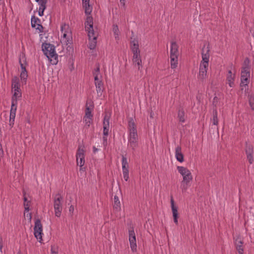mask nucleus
<instances>
[{"mask_svg":"<svg viewBox=\"0 0 254 254\" xmlns=\"http://www.w3.org/2000/svg\"><path fill=\"white\" fill-rule=\"evenodd\" d=\"M130 48L133 53H140L138 41L134 39L130 42Z\"/></svg>","mask_w":254,"mask_h":254,"instance_id":"nucleus-23","label":"nucleus"},{"mask_svg":"<svg viewBox=\"0 0 254 254\" xmlns=\"http://www.w3.org/2000/svg\"><path fill=\"white\" fill-rule=\"evenodd\" d=\"M123 177L126 181H127L128 179V170L123 171Z\"/></svg>","mask_w":254,"mask_h":254,"instance_id":"nucleus-42","label":"nucleus"},{"mask_svg":"<svg viewBox=\"0 0 254 254\" xmlns=\"http://www.w3.org/2000/svg\"><path fill=\"white\" fill-rule=\"evenodd\" d=\"M138 70L140 71V72H142V66H141V67L138 66Z\"/></svg>","mask_w":254,"mask_h":254,"instance_id":"nucleus-56","label":"nucleus"},{"mask_svg":"<svg viewBox=\"0 0 254 254\" xmlns=\"http://www.w3.org/2000/svg\"><path fill=\"white\" fill-rule=\"evenodd\" d=\"M113 31L115 36L116 39H118L119 35L120 34V31H119L118 27L117 25H115V24L113 25Z\"/></svg>","mask_w":254,"mask_h":254,"instance_id":"nucleus-38","label":"nucleus"},{"mask_svg":"<svg viewBox=\"0 0 254 254\" xmlns=\"http://www.w3.org/2000/svg\"><path fill=\"white\" fill-rule=\"evenodd\" d=\"M31 26L38 30L39 32H43V27L41 24L40 20L37 17H31Z\"/></svg>","mask_w":254,"mask_h":254,"instance_id":"nucleus-12","label":"nucleus"},{"mask_svg":"<svg viewBox=\"0 0 254 254\" xmlns=\"http://www.w3.org/2000/svg\"><path fill=\"white\" fill-rule=\"evenodd\" d=\"M61 30L63 33V41L65 43L66 45L71 44L72 41V33L68 24H62Z\"/></svg>","mask_w":254,"mask_h":254,"instance_id":"nucleus-5","label":"nucleus"},{"mask_svg":"<svg viewBox=\"0 0 254 254\" xmlns=\"http://www.w3.org/2000/svg\"><path fill=\"white\" fill-rule=\"evenodd\" d=\"M129 241L132 252L136 251V237L133 227H130L128 230Z\"/></svg>","mask_w":254,"mask_h":254,"instance_id":"nucleus-9","label":"nucleus"},{"mask_svg":"<svg viewBox=\"0 0 254 254\" xmlns=\"http://www.w3.org/2000/svg\"><path fill=\"white\" fill-rule=\"evenodd\" d=\"M171 208L173 213V216L174 223L176 224H178V219L179 217L178 212V208L177 206H175L174 201L173 197L171 199Z\"/></svg>","mask_w":254,"mask_h":254,"instance_id":"nucleus-17","label":"nucleus"},{"mask_svg":"<svg viewBox=\"0 0 254 254\" xmlns=\"http://www.w3.org/2000/svg\"><path fill=\"white\" fill-rule=\"evenodd\" d=\"M217 100H218V98L217 97H214V98H213V104H214L215 102H217Z\"/></svg>","mask_w":254,"mask_h":254,"instance_id":"nucleus-54","label":"nucleus"},{"mask_svg":"<svg viewBox=\"0 0 254 254\" xmlns=\"http://www.w3.org/2000/svg\"><path fill=\"white\" fill-rule=\"evenodd\" d=\"M23 196L25 211L28 212L29 211V206L30 205L31 202L30 201H28L27 198L26 196L25 192H23Z\"/></svg>","mask_w":254,"mask_h":254,"instance_id":"nucleus-29","label":"nucleus"},{"mask_svg":"<svg viewBox=\"0 0 254 254\" xmlns=\"http://www.w3.org/2000/svg\"><path fill=\"white\" fill-rule=\"evenodd\" d=\"M92 109L93 107L92 106H91V107L88 106L87 104H86L85 109V115L84 117H93V115L92 114Z\"/></svg>","mask_w":254,"mask_h":254,"instance_id":"nucleus-34","label":"nucleus"},{"mask_svg":"<svg viewBox=\"0 0 254 254\" xmlns=\"http://www.w3.org/2000/svg\"><path fill=\"white\" fill-rule=\"evenodd\" d=\"M249 78H241V84H243L244 85H247L249 81Z\"/></svg>","mask_w":254,"mask_h":254,"instance_id":"nucleus-44","label":"nucleus"},{"mask_svg":"<svg viewBox=\"0 0 254 254\" xmlns=\"http://www.w3.org/2000/svg\"><path fill=\"white\" fill-rule=\"evenodd\" d=\"M243 241L239 236L237 237L235 240V245L236 250L238 252L239 254H243Z\"/></svg>","mask_w":254,"mask_h":254,"instance_id":"nucleus-16","label":"nucleus"},{"mask_svg":"<svg viewBox=\"0 0 254 254\" xmlns=\"http://www.w3.org/2000/svg\"><path fill=\"white\" fill-rule=\"evenodd\" d=\"M83 7L85 9V12L86 14L88 15L91 13L92 10V7L89 4V3H88V4H87L86 5L83 4Z\"/></svg>","mask_w":254,"mask_h":254,"instance_id":"nucleus-36","label":"nucleus"},{"mask_svg":"<svg viewBox=\"0 0 254 254\" xmlns=\"http://www.w3.org/2000/svg\"><path fill=\"white\" fill-rule=\"evenodd\" d=\"M17 254H21V253L20 252H18Z\"/></svg>","mask_w":254,"mask_h":254,"instance_id":"nucleus-57","label":"nucleus"},{"mask_svg":"<svg viewBox=\"0 0 254 254\" xmlns=\"http://www.w3.org/2000/svg\"><path fill=\"white\" fill-rule=\"evenodd\" d=\"M235 78V74H233L231 70H229L227 75V81L230 87H233L234 85V80Z\"/></svg>","mask_w":254,"mask_h":254,"instance_id":"nucleus-25","label":"nucleus"},{"mask_svg":"<svg viewBox=\"0 0 254 254\" xmlns=\"http://www.w3.org/2000/svg\"><path fill=\"white\" fill-rule=\"evenodd\" d=\"M122 164L123 171L128 170V164L127 161V159L126 157H125L123 155L122 156Z\"/></svg>","mask_w":254,"mask_h":254,"instance_id":"nucleus-32","label":"nucleus"},{"mask_svg":"<svg viewBox=\"0 0 254 254\" xmlns=\"http://www.w3.org/2000/svg\"><path fill=\"white\" fill-rule=\"evenodd\" d=\"M150 117H151V118L152 117V115L151 114H150Z\"/></svg>","mask_w":254,"mask_h":254,"instance_id":"nucleus-58","label":"nucleus"},{"mask_svg":"<svg viewBox=\"0 0 254 254\" xmlns=\"http://www.w3.org/2000/svg\"><path fill=\"white\" fill-rule=\"evenodd\" d=\"M171 67L172 68H176L178 65V57H170Z\"/></svg>","mask_w":254,"mask_h":254,"instance_id":"nucleus-31","label":"nucleus"},{"mask_svg":"<svg viewBox=\"0 0 254 254\" xmlns=\"http://www.w3.org/2000/svg\"><path fill=\"white\" fill-rule=\"evenodd\" d=\"M19 79L17 76H14L11 80V88L14 91V94L12 97L11 101L13 100L17 101L22 96L21 90L20 88Z\"/></svg>","mask_w":254,"mask_h":254,"instance_id":"nucleus-4","label":"nucleus"},{"mask_svg":"<svg viewBox=\"0 0 254 254\" xmlns=\"http://www.w3.org/2000/svg\"><path fill=\"white\" fill-rule=\"evenodd\" d=\"M85 28L88 33L89 41L88 48L90 50H93L96 46L97 35L95 33L93 28V17H87L85 22Z\"/></svg>","mask_w":254,"mask_h":254,"instance_id":"nucleus-1","label":"nucleus"},{"mask_svg":"<svg viewBox=\"0 0 254 254\" xmlns=\"http://www.w3.org/2000/svg\"><path fill=\"white\" fill-rule=\"evenodd\" d=\"M17 101L13 100L11 101V109L10 111V116L11 119H15L16 111L17 109Z\"/></svg>","mask_w":254,"mask_h":254,"instance_id":"nucleus-24","label":"nucleus"},{"mask_svg":"<svg viewBox=\"0 0 254 254\" xmlns=\"http://www.w3.org/2000/svg\"><path fill=\"white\" fill-rule=\"evenodd\" d=\"M93 117H84L83 121L85 123V126L89 127L91 123L92 122Z\"/></svg>","mask_w":254,"mask_h":254,"instance_id":"nucleus-35","label":"nucleus"},{"mask_svg":"<svg viewBox=\"0 0 254 254\" xmlns=\"http://www.w3.org/2000/svg\"><path fill=\"white\" fill-rule=\"evenodd\" d=\"M69 211L70 213H73L74 211V206L73 205L70 206L69 208Z\"/></svg>","mask_w":254,"mask_h":254,"instance_id":"nucleus-50","label":"nucleus"},{"mask_svg":"<svg viewBox=\"0 0 254 254\" xmlns=\"http://www.w3.org/2000/svg\"><path fill=\"white\" fill-rule=\"evenodd\" d=\"M250 76V67L248 66H244L241 71V78H249Z\"/></svg>","mask_w":254,"mask_h":254,"instance_id":"nucleus-27","label":"nucleus"},{"mask_svg":"<svg viewBox=\"0 0 254 254\" xmlns=\"http://www.w3.org/2000/svg\"><path fill=\"white\" fill-rule=\"evenodd\" d=\"M38 2L39 9L38 14L39 16H42L44 14V11L46 8V0H35Z\"/></svg>","mask_w":254,"mask_h":254,"instance_id":"nucleus-21","label":"nucleus"},{"mask_svg":"<svg viewBox=\"0 0 254 254\" xmlns=\"http://www.w3.org/2000/svg\"><path fill=\"white\" fill-rule=\"evenodd\" d=\"M43 51L45 55L50 61L52 64H57L58 60V55L55 52V47L53 45L45 43L42 45Z\"/></svg>","mask_w":254,"mask_h":254,"instance_id":"nucleus-3","label":"nucleus"},{"mask_svg":"<svg viewBox=\"0 0 254 254\" xmlns=\"http://www.w3.org/2000/svg\"><path fill=\"white\" fill-rule=\"evenodd\" d=\"M249 102L252 109L254 110V97L253 95H249Z\"/></svg>","mask_w":254,"mask_h":254,"instance_id":"nucleus-40","label":"nucleus"},{"mask_svg":"<svg viewBox=\"0 0 254 254\" xmlns=\"http://www.w3.org/2000/svg\"><path fill=\"white\" fill-rule=\"evenodd\" d=\"M209 44H208L206 49H205V45H204L202 49V60L200 64H204L206 63V64L208 65V62H209V52L210 49L209 47Z\"/></svg>","mask_w":254,"mask_h":254,"instance_id":"nucleus-11","label":"nucleus"},{"mask_svg":"<svg viewBox=\"0 0 254 254\" xmlns=\"http://www.w3.org/2000/svg\"><path fill=\"white\" fill-rule=\"evenodd\" d=\"M102 78L95 77L94 79V83L96 87V91L98 94L102 95L104 89V84L102 81Z\"/></svg>","mask_w":254,"mask_h":254,"instance_id":"nucleus-13","label":"nucleus"},{"mask_svg":"<svg viewBox=\"0 0 254 254\" xmlns=\"http://www.w3.org/2000/svg\"><path fill=\"white\" fill-rule=\"evenodd\" d=\"M175 157L180 162H183L184 160V155L182 152V148L180 146H178L175 148Z\"/></svg>","mask_w":254,"mask_h":254,"instance_id":"nucleus-22","label":"nucleus"},{"mask_svg":"<svg viewBox=\"0 0 254 254\" xmlns=\"http://www.w3.org/2000/svg\"><path fill=\"white\" fill-rule=\"evenodd\" d=\"M83 7L85 9V12L86 14L88 15L91 13L92 10V7L89 4V3H88V4H87L86 5L83 4Z\"/></svg>","mask_w":254,"mask_h":254,"instance_id":"nucleus-37","label":"nucleus"},{"mask_svg":"<svg viewBox=\"0 0 254 254\" xmlns=\"http://www.w3.org/2000/svg\"><path fill=\"white\" fill-rule=\"evenodd\" d=\"M3 247L2 238L0 236V250L1 252Z\"/></svg>","mask_w":254,"mask_h":254,"instance_id":"nucleus-49","label":"nucleus"},{"mask_svg":"<svg viewBox=\"0 0 254 254\" xmlns=\"http://www.w3.org/2000/svg\"><path fill=\"white\" fill-rule=\"evenodd\" d=\"M120 2L121 5L123 6L125 5L126 0H120Z\"/></svg>","mask_w":254,"mask_h":254,"instance_id":"nucleus-52","label":"nucleus"},{"mask_svg":"<svg viewBox=\"0 0 254 254\" xmlns=\"http://www.w3.org/2000/svg\"><path fill=\"white\" fill-rule=\"evenodd\" d=\"M128 146L134 151L138 146V135L137 133H132L129 134L128 137Z\"/></svg>","mask_w":254,"mask_h":254,"instance_id":"nucleus-10","label":"nucleus"},{"mask_svg":"<svg viewBox=\"0 0 254 254\" xmlns=\"http://www.w3.org/2000/svg\"><path fill=\"white\" fill-rule=\"evenodd\" d=\"M133 64L134 65H137L139 67L142 66L141 60L136 61V62H133Z\"/></svg>","mask_w":254,"mask_h":254,"instance_id":"nucleus-45","label":"nucleus"},{"mask_svg":"<svg viewBox=\"0 0 254 254\" xmlns=\"http://www.w3.org/2000/svg\"><path fill=\"white\" fill-rule=\"evenodd\" d=\"M93 152L94 153H96V151H97V150H98V149L96 148L95 146H93Z\"/></svg>","mask_w":254,"mask_h":254,"instance_id":"nucleus-55","label":"nucleus"},{"mask_svg":"<svg viewBox=\"0 0 254 254\" xmlns=\"http://www.w3.org/2000/svg\"><path fill=\"white\" fill-rule=\"evenodd\" d=\"M19 63L20 64V67L21 68V72L20 73V75L21 79L26 82V80L28 76L27 71L26 70V67L24 65V64L21 62V59H19Z\"/></svg>","mask_w":254,"mask_h":254,"instance_id":"nucleus-19","label":"nucleus"},{"mask_svg":"<svg viewBox=\"0 0 254 254\" xmlns=\"http://www.w3.org/2000/svg\"><path fill=\"white\" fill-rule=\"evenodd\" d=\"M88 3H89V0H82L83 5L84 4L86 5Z\"/></svg>","mask_w":254,"mask_h":254,"instance_id":"nucleus-53","label":"nucleus"},{"mask_svg":"<svg viewBox=\"0 0 254 254\" xmlns=\"http://www.w3.org/2000/svg\"><path fill=\"white\" fill-rule=\"evenodd\" d=\"M245 152L246 155L253 154L254 147L253 146L249 143L246 142L245 147Z\"/></svg>","mask_w":254,"mask_h":254,"instance_id":"nucleus-30","label":"nucleus"},{"mask_svg":"<svg viewBox=\"0 0 254 254\" xmlns=\"http://www.w3.org/2000/svg\"><path fill=\"white\" fill-rule=\"evenodd\" d=\"M132 62H136V61H138L141 59L140 53H133V54Z\"/></svg>","mask_w":254,"mask_h":254,"instance_id":"nucleus-41","label":"nucleus"},{"mask_svg":"<svg viewBox=\"0 0 254 254\" xmlns=\"http://www.w3.org/2000/svg\"><path fill=\"white\" fill-rule=\"evenodd\" d=\"M114 208L116 210H118L120 209V202L119 199V197L117 195H115L114 197Z\"/></svg>","mask_w":254,"mask_h":254,"instance_id":"nucleus-33","label":"nucleus"},{"mask_svg":"<svg viewBox=\"0 0 254 254\" xmlns=\"http://www.w3.org/2000/svg\"><path fill=\"white\" fill-rule=\"evenodd\" d=\"M110 116L106 114L104 118L103 123V135L108 136L109 134V131L110 129Z\"/></svg>","mask_w":254,"mask_h":254,"instance_id":"nucleus-14","label":"nucleus"},{"mask_svg":"<svg viewBox=\"0 0 254 254\" xmlns=\"http://www.w3.org/2000/svg\"><path fill=\"white\" fill-rule=\"evenodd\" d=\"M250 60L248 58H246L244 61V64H245V66H249V64H250Z\"/></svg>","mask_w":254,"mask_h":254,"instance_id":"nucleus-48","label":"nucleus"},{"mask_svg":"<svg viewBox=\"0 0 254 254\" xmlns=\"http://www.w3.org/2000/svg\"><path fill=\"white\" fill-rule=\"evenodd\" d=\"M178 172L183 177V180L181 182V188L182 191H185L190 186V182L192 180V176L190 171L187 168L183 166H178L177 167Z\"/></svg>","mask_w":254,"mask_h":254,"instance_id":"nucleus-2","label":"nucleus"},{"mask_svg":"<svg viewBox=\"0 0 254 254\" xmlns=\"http://www.w3.org/2000/svg\"><path fill=\"white\" fill-rule=\"evenodd\" d=\"M211 121L213 125L217 126L218 124V113L216 108L213 109L212 118Z\"/></svg>","mask_w":254,"mask_h":254,"instance_id":"nucleus-26","label":"nucleus"},{"mask_svg":"<svg viewBox=\"0 0 254 254\" xmlns=\"http://www.w3.org/2000/svg\"><path fill=\"white\" fill-rule=\"evenodd\" d=\"M14 119H11V118L9 117V125L10 127V128L12 127L13 126L14 123Z\"/></svg>","mask_w":254,"mask_h":254,"instance_id":"nucleus-46","label":"nucleus"},{"mask_svg":"<svg viewBox=\"0 0 254 254\" xmlns=\"http://www.w3.org/2000/svg\"><path fill=\"white\" fill-rule=\"evenodd\" d=\"M247 155V158L250 163V164H253L254 162V159H253V154H249V155Z\"/></svg>","mask_w":254,"mask_h":254,"instance_id":"nucleus-43","label":"nucleus"},{"mask_svg":"<svg viewBox=\"0 0 254 254\" xmlns=\"http://www.w3.org/2000/svg\"><path fill=\"white\" fill-rule=\"evenodd\" d=\"M51 254H58V252L56 251L53 247L51 248Z\"/></svg>","mask_w":254,"mask_h":254,"instance_id":"nucleus-51","label":"nucleus"},{"mask_svg":"<svg viewBox=\"0 0 254 254\" xmlns=\"http://www.w3.org/2000/svg\"><path fill=\"white\" fill-rule=\"evenodd\" d=\"M103 144L104 146L107 145V136L103 135Z\"/></svg>","mask_w":254,"mask_h":254,"instance_id":"nucleus-47","label":"nucleus"},{"mask_svg":"<svg viewBox=\"0 0 254 254\" xmlns=\"http://www.w3.org/2000/svg\"><path fill=\"white\" fill-rule=\"evenodd\" d=\"M63 200V197L60 194H57L54 199V209L55 215L58 217H60L62 210V206L61 201Z\"/></svg>","mask_w":254,"mask_h":254,"instance_id":"nucleus-8","label":"nucleus"},{"mask_svg":"<svg viewBox=\"0 0 254 254\" xmlns=\"http://www.w3.org/2000/svg\"><path fill=\"white\" fill-rule=\"evenodd\" d=\"M1 1H2V0H0V2H1Z\"/></svg>","mask_w":254,"mask_h":254,"instance_id":"nucleus-59","label":"nucleus"},{"mask_svg":"<svg viewBox=\"0 0 254 254\" xmlns=\"http://www.w3.org/2000/svg\"><path fill=\"white\" fill-rule=\"evenodd\" d=\"M34 235L39 242L42 240V235H43V226L39 219H37L35 220L34 227Z\"/></svg>","mask_w":254,"mask_h":254,"instance_id":"nucleus-7","label":"nucleus"},{"mask_svg":"<svg viewBox=\"0 0 254 254\" xmlns=\"http://www.w3.org/2000/svg\"><path fill=\"white\" fill-rule=\"evenodd\" d=\"M85 151L83 147L79 146L76 153V162L77 164L80 166V171H85V168H83V166L85 163Z\"/></svg>","mask_w":254,"mask_h":254,"instance_id":"nucleus-6","label":"nucleus"},{"mask_svg":"<svg viewBox=\"0 0 254 254\" xmlns=\"http://www.w3.org/2000/svg\"><path fill=\"white\" fill-rule=\"evenodd\" d=\"M96 68L93 71V75L94 79L95 77L102 78V75L100 73V64L99 63L96 64Z\"/></svg>","mask_w":254,"mask_h":254,"instance_id":"nucleus-28","label":"nucleus"},{"mask_svg":"<svg viewBox=\"0 0 254 254\" xmlns=\"http://www.w3.org/2000/svg\"><path fill=\"white\" fill-rule=\"evenodd\" d=\"M185 113L183 110H179L178 112V118H179L180 121L181 122H185Z\"/></svg>","mask_w":254,"mask_h":254,"instance_id":"nucleus-39","label":"nucleus"},{"mask_svg":"<svg viewBox=\"0 0 254 254\" xmlns=\"http://www.w3.org/2000/svg\"><path fill=\"white\" fill-rule=\"evenodd\" d=\"M179 46L176 42L172 41L171 43L170 57H179Z\"/></svg>","mask_w":254,"mask_h":254,"instance_id":"nucleus-18","label":"nucleus"},{"mask_svg":"<svg viewBox=\"0 0 254 254\" xmlns=\"http://www.w3.org/2000/svg\"><path fill=\"white\" fill-rule=\"evenodd\" d=\"M208 65L206 64V63L204 64H200L199 67V75L198 76V78L201 80H203L205 78L207 75V70Z\"/></svg>","mask_w":254,"mask_h":254,"instance_id":"nucleus-15","label":"nucleus"},{"mask_svg":"<svg viewBox=\"0 0 254 254\" xmlns=\"http://www.w3.org/2000/svg\"><path fill=\"white\" fill-rule=\"evenodd\" d=\"M128 129L129 131V134H132V132L137 133L135 124L134 120L132 118H129L128 120Z\"/></svg>","mask_w":254,"mask_h":254,"instance_id":"nucleus-20","label":"nucleus"}]
</instances>
